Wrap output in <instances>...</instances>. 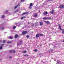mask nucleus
Here are the masks:
<instances>
[{
  "label": "nucleus",
  "instance_id": "nucleus-56",
  "mask_svg": "<svg viewBox=\"0 0 64 64\" xmlns=\"http://www.w3.org/2000/svg\"><path fill=\"white\" fill-rule=\"evenodd\" d=\"M62 42H64V40L62 41Z\"/></svg>",
  "mask_w": 64,
  "mask_h": 64
},
{
  "label": "nucleus",
  "instance_id": "nucleus-31",
  "mask_svg": "<svg viewBox=\"0 0 64 64\" xmlns=\"http://www.w3.org/2000/svg\"><path fill=\"white\" fill-rule=\"evenodd\" d=\"M0 46L2 47H3L4 46V44H2L0 45Z\"/></svg>",
  "mask_w": 64,
  "mask_h": 64
},
{
  "label": "nucleus",
  "instance_id": "nucleus-42",
  "mask_svg": "<svg viewBox=\"0 0 64 64\" xmlns=\"http://www.w3.org/2000/svg\"><path fill=\"white\" fill-rule=\"evenodd\" d=\"M23 19H24V18H23V17H22L21 18V19L22 20H23Z\"/></svg>",
  "mask_w": 64,
  "mask_h": 64
},
{
  "label": "nucleus",
  "instance_id": "nucleus-21",
  "mask_svg": "<svg viewBox=\"0 0 64 64\" xmlns=\"http://www.w3.org/2000/svg\"><path fill=\"white\" fill-rule=\"evenodd\" d=\"M12 43V42H7V43H8V44H10V43Z\"/></svg>",
  "mask_w": 64,
  "mask_h": 64
},
{
  "label": "nucleus",
  "instance_id": "nucleus-39",
  "mask_svg": "<svg viewBox=\"0 0 64 64\" xmlns=\"http://www.w3.org/2000/svg\"><path fill=\"white\" fill-rule=\"evenodd\" d=\"M9 52L10 53H12V51L11 50H10L9 51Z\"/></svg>",
  "mask_w": 64,
  "mask_h": 64
},
{
  "label": "nucleus",
  "instance_id": "nucleus-11",
  "mask_svg": "<svg viewBox=\"0 0 64 64\" xmlns=\"http://www.w3.org/2000/svg\"><path fill=\"white\" fill-rule=\"evenodd\" d=\"M20 3H18V4L16 6V8H18V7H19L20 5Z\"/></svg>",
  "mask_w": 64,
  "mask_h": 64
},
{
  "label": "nucleus",
  "instance_id": "nucleus-4",
  "mask_svg": "<svg viewBox=\"0 0 64 64\" xmlns=\"http://www.w3.org/2000/svg\"><path fill=\"white\" fill-rule=\"evenodd\" d=\"M27 33V31H24L22 32V35H24L25 34H26Z\"/></svg>",
  "mask_w": 64,
  "mask_h": 64
},
{
  "label": "nucleus",
  "instance_id": "nucleus-2",
  "mask_svg": "<svg viewBox=\"0 0 64 64\" xmlns=\"http://www.w3.org/2000/svg\"><path fill=\"white\" fill-rule=\"evenodd\" d=\"M44 35L43 34H38L36 35V38H38L40 36H43Z\"/></svg>",
  "mask_w": 64,
  "mask_h": 64
},
{
  "label": "nucleus",
  "instance_id": "nucleus-30",
  "mask_svg": "<svg viewBox=\"0 0 64 64\" xmlns=\"http://www.w3.org/2000/svg\"><path fill=\"white\" fill-rule=\"evenodd\" d=\"M20 10L19 9H18L16 10V12H18V11H19Z\"/></svg>",
  "mask_w": 64,
  "mask_h": 64
},
{
  "label": "nucleus",
  "instance_id": "nucleus-6",
  "mask_svg": "<svg viewBox=\"0 0 64 64\" xmlns=\"http://www.w3.org/2000/svg\"><path fill=\"white\" fill-rule=\"evenodd\" d=\"M48 14V12H44L43 13V15H47Z\"/></svg>",
  "mask_w": 64,
  "mask_h": 64
},
{
  "label": "nucleus",
  "instance_id": "nucleus-26",
  "mask_svg": "<svg viewBox=\"0 0 64 64\" xmlns=\"http://www.w3.org/2000/svg\"><path fill=\"white\" fill-rule=\"evenodd\" d=\"M62 34H64V30L62 29Z\"/></svg>",
  "mask_w": 64,
  "mask_h": 64
},
{
  "label": "nucleus",
  "instance_id": "nucleus-55",
  "mask_svg": "<svg viewBox=\"0 0 64 64\" xmlns=\"http://www.w3.org/2000/svg\"><path fill=\"white\" fill-rule=\"evenodd\" d=\"M40 47H41V46H42V45H40Z\"/></svg>",
  "mask_w": 64,
  "mask_h": 64
},
{
  "label": "nucleus",
  "instance_id": "nucleus-15",
  "mask_svg": "<svg viewBox=\"0 0 64 64\" xmlns=\"http://www.w3.org/2000/svg\"><path fill=\"white\" fill-rule=\"evenodd\" d=\"M56 43L57 42H54L53 43L52 45H55Z\"/></svg>",
  "mask_w": 64,
  "mask_h": 64
},
{
  "label": "nucleus",
  "instance_id": "nucleus-14",
  "mask_svg": "<svg viewBox=\"0 0 64 64\" xmlns=\"http://www.w3.org/2000/svg\"><path fill=\"white\" fill-rule=\"evenodd\" d=\"M17 37L18 38H20V36H18V34H16V38H17Z\"/></svg>",
  "mask_w": 64,
  "mask_h": 64
},
{
  "label": "nucleus",
  "instance_id": "nucleus-60",
  "mask_svg": "<svg viewBox=\"0 0 64 64\" xmlns=\"http://www.w3.org/2000/svg\"><path fill=\"white\" fill-rule=\"evenodd\" d=\"M54 61H56V60H54Z\"/></svg>",
  "mask_w": 64,
  "mask_h": 64
},
{
  "label": "nucleus",
  "instance_id": "nucleus-51",
  "mask_svg": "<svg viewBox=\"0 0 64 64\" xmlns=\"http://www.w3.org/2000/svg\"><path fill=\"white\" fill-rule=\"evenodd\" d=\"M38 62H36V64H38Z\"/></svg>",
  "mask_w": 64,
  "mask_h": 64
},
{
  "label": "nucleus",
  "instance_id": "nucleus-47",
  "mask_svg": "<svg viewBox=\"0 0 64 64\" xmlns=\"http://www.w3.org/2000/svg\"><path fill=\"white\" fill-rule=\"evenodd\" d=\"M16 6L15 7V8H14V9H16Z\"/></svg>",
  "mask_w": 64,
  "mask_h": 64
},
{
  "label": "nucleus",
  "instance_id": "nucleus-40",
  "mask_svg": "<svg viewBox=\"0 0 64 64\" xmlns=\"http://www.w3.org/2000/svg\"><path fill=\"white\" fill-rule=\"evenodd\" d=\"M30 23H31V22H28V24H30Z\"/></svg>",
  "mask_w": 64,
  "mask_h": 64
},
{
  "label": "nucleus",
  "instance_id": "nucleus-33",
  "mask_svg": "<svg viewBox=\"0 0 64 64\" xmlns=\"http://www.w3.org/2000/svg\"><path fill=\"white\" fill-rule=\"evenodd\" d=\"M24 56H29V55L27 54H26V55H24Z\"/></svg>",
  "mask_w": 64,
  "mask_h": 64
},
{
  "label": "nucleus",
  "instance_id": "nucleus-24",
  "mask_svg": "<svg viewBox=\"0 0 64 64\" xmlns=\"http://www.w3.org/2000/svg\"><path fill=\"white\" fill-rule=\"evenodd\" d=\"M16 27L15 26H14L13 27V29H15V28H16Z\"/></svg>",
  "mask_w": 64,
  "mask_h": 64
},
{
  "label": "nucleus",
  "instance_id": "nucleus-54",
  "mask_svg": "<svg viewBox=\"0 0 64 64\" xmlns=\"http://www.w3.org/2000/svg\"><path fill=\"white\" fill-rule=\"evenodd\" d=\"M2 42V40H1L0 41V43H1V42Z\"/></svg>",
  "mask_w": 64,
  "mask_h": 64
},
{
  "label": "nucleus",
  "instance_id": "nucleus-41",
  "mask_svg": "<svg viewBox=\"0 0 64 64\" xmlns=\"http://www.w3.org/2000/svg\"><path fill=\"white\" fill-rule=\"evenodd\" d=\"M17 44L18 46H19L20 45V44L18 43H17Z\"/></svg>",
  "mask_w": 64,
  "mask_h": 64
},
{
  "label": "nucleus",
  "instance_id": "nucleus-13",
  "mask_svg": "<svg viewBox=\"0 0 64 64\" xmlns=\"http://www.w3.org/2000/svg\"><path fill=\"white\" fill-rule=\"evenodd\" d=\"M38 16V15H37V14H34V17H37Z\"/></svg>",
  "mask_w": 64,
  "mask_h": 64
},
{
  "label": "nucleus",
  "instance_id": "nucleus-43",
  "mask_svg": "<svg viewBox=\"0 0 64 64\" xmlns=\"http://www.w3.org/2000/svg\"><path fill=\"white\" fill-rule=\"evenodd\" d=\"M34 24H33L31 25L32 27H34Z\"/></svg>",
  "mask_w": 64,
  "mask_h": 64
},
{
  "label": "nucleus",
  "instance_id": "nucleus-58",
  "mask_svg": "<svg viewBox=\"0 0 64 64\" xmlns=\"http://www.w3.org/2000/svg\"><path fill=\"white\" fill-rule=\"evenodd\" d=\"M53 58H52V59H53Z\"/></svg>",
  "mask_w": 64,
  "mask_h": 64
},
{
  "label": "nucleus",
  "instance_id": "nucleus-8",
  "mask_svg": "<svg viewBox=\"0 0 64 64\" xmlns=\"http://www.w3.org/2000/svg\"><path fill=\"white\" fill-rule=\"evenodd\" d=\"M45 22L46 23V24H50V22H49V21H45Z\"/></svg>",
  "mask_w": 64,
  "mask_h": 64
},
{
  "label": "nucleus",
  "instance_id": "nucleus-7",
  "mask_svg": "<svg viewBox=\"0 0 64 64\" xmlns=\"http://www.w3.org/2000/svg\"><path fill=\"white\" fill-rule=\"evenodd\" d=\"M28 12H25L23 14H22V15H25L26 14H28Z\"/></svg>",
  "mask_w": 64,
  "mask_h": 64
},
{
  "label": "nucleus",
  "instance_id": "nucleus-12",
  "mask_svg": "<svg viewBox=\"0 0 64 64\" xmlns=\"http://www.w3.org/2000/svg\"><path fill=\"white\" fill-rule=\"evenodd\" d=\"M40 26H42V25H43V23L42 22H40Z\"/></svg>",
  "mask_w": 64,
  "mask_h": 64
},
{
  "label": "nucleus",
  "instance_id": "nucleus-52",
  "mask_svg": "<svg viewBox=\"0 0 64 64\" xmlns=\"http://www.w3.org/2000/svg\"><path fill=\"white\" fill-rule=\"evenodd\" d=\"M12 58V56H10V57H9V58Z\"/></svg>",
  "mask_w": 64,
  "mask_h": 64
},
{
  "label": "nucleus",
  "instance_id": "nucleus-45",
  "mask_svg": "<svg viewBox=\"0 0 64 64\" xmlns=\"http://www.w3.org/2000/svg\"><path fill=\"white\" fill-rule=\"evenodd\" d=\"M14 38H16V34L15 36H14Z\"/></svg>",
  "mask_w": 64,
  "mask_h": 64
},
{
  "label": "nucleus",
  "instance_id": "nucleus-22",
  "mask_svg": "<svg viewBox=\"0 0 64 64\" xmlns=\"http://www.w3.org/2000/svg\"><path fill=\"white\" fill-rule=\"evenodd\" d=\"M22 53H26V51H23Z\"/></svg>",
  "mask_w": 64,
  "mask_h": 64
},
{
  "label": "nucleus",
  "instance_id": "nucleus-53",
  "mask_svg": "<svg viewBox=\"0 0 64 64\" xmlns=\"http://www.w3.org/2000/svg\"><path fill=\"white\" fill-rule=\"evenodd\" d=\"M6 12H8V10H6Z\"/></svg>",
  "mask_w": 64,
  "mask_h": 64
},
{
  "label": "nucleus",
  "instance_id": "nucleus-35",
  "mask_svg": "<svg viewBox=\"0 0 64 64\" xmlns=\"http://www.w3.org/2000/svg\"><path fill=\"white\" fill-rule=\"evenodd\" d=\"M5 42V40H4L3 41V43H4Z\"/></svg>",
  "mask_w": 64,
  "mask_h": 64
},
{
  "label": "nucleus",
  "instance_id": "nucleus-23",
  "mask_svg": "<svg viewBox=\"0 0 64 64\" xmlns=\"http://www.w3.org/2000/svg\"><path fill=\"white\" fill-rule=\"evenodd\" d=\"M13 37H12V36H10V38H9L10 39H13Z\"/></svg>",
  "mask_w": 64,
  "mask_h": 64
},
{
  "label": "nucleus",
  "instance_id": "nucleus-29",
  "mask_svg": "<svg viewBox=\"0 0 64 64\" xmlns=\"http://www.w3.org/2000/svg\"><path fill=\"white\" fill-rule=\"evenodd\" d=\"M56 45L55 44L54 45V48H56V47H57V46H56Z\"/></svg>",
  "mask_w": 64,
  "mask_h": 64
},
{
  "label": "nucleus",
  "instance_id": "nucleus-37",
  "mask_svg": "<svg viewBox=\"0 0 64 64\" xmlns=\"http://www.w3.org/2000/svg\"><path fill=\"white\" fill-rule=\"evenodd\" d=\"M13 53H15V52H16L15 51V50H13V51H12Z\"/></svg>",
  "mask_w": 64,
  "mask_h": 64
},
{
  "label": "nucleus",
  "instance_id": "nucleus-62",
  "mask_svg": "<svg viewBox=\"0 0 64 64\" xmlns=\"http://www.w3.org/2000/svg\"><path fill=\"white\" fill-rule=\"evenodd\" d=\"M32 19H33V18H32Z\"/></svg>",
  "mask_w": 64,
  "mask_h": 64
},
{
  "label": "nucleus",
  "instance_id": "nucleus-25",
  "mask_svg": "<svg viewBox=\"0 0 64 64\" xmlns=\"http://www.w3.org/2000/svg\"><path fill=\"white\" fill-rule=\"evenodd\" d=\"M30 6H33V4H32V3H30Z\"/></svg>",
  "mask_w": 64,
  "mask_h": 64
},
{
  "label": "nucleus",
  "instance_id": "nucleus-16",
  "mask_svg": "<svg viewBox=\"0 0 64 64\" xmlns=\"http://www.w3.org/2000/svg\"><path fill=\"white\" fill-rule=\"evenodd\" d=\"M51 19V17H47V20H50Z\"/></svg>",
  "mask_w": 64,
  "mask_h": 64
},
{
  "label": "nucleus",
  "instance_id": "nucleus-46",
  "mask_svg": "<svg viewBox=\"0 0 64 64\" xmlns=\"http://www.w3.org/2000/svg\"><path fill=\"white\" fill-rule=\"evenodd\" d=\"M20 43H22V41L20 40Z\"/></svg>",
  "mask_w": 64,
  "mask_h": 64
},
{
  "label": "nucleus",
  "instance_id": "nucleus-32",
  "mask_svg": "<svg viewBox=\"0 0 64 64\" xmlns=\"http://www.w3.org/2000/svg\"><path fill=\"white\" fill-rule=\"evenodd\" d=\"M25 1V0H21V2H24Z\"/></svg>",
  "mask_w": 64,
  "mask_h": 64
},
{
  "label": "nucleus",
  "instance_id": "nucleus-61",
  "mask_svg": "<svg viewBox=\"0 0 64 64\" xmlns=\"http://www.w3.org/2000/svg\"><path fill=\"white\" fill-rule=\"evenodd\" d=\"M56 45H57V44H56Z\"/></svg>",
  "mask_w": 64,
  "mask_h": 64
},
{
  "label": "nucleus",
  "instance_id": "nucleus-9",
  "mask_svg": "<svg viewBox=\"0 0 64 64\" xmlns=\"http://www.w3.org/2000/svg\"><path fill=\"white\" fill-rule=\"evenodd\" d=\"M53 51V50L52 49H50V50L49 51V53H51V52H52Z\"/></svg>",
  "mask_w": 64,
  "mask_h": 64
},
{
  "label": "nucleus",
  "instance_id": "nucleus-44",
  "mask_svg": "<svg viewBox=\"0 0 64 64\" xmlns=\"http://www.w3.org/2000/svg\"><path fill=\"white\" fill-rule=\"evenodd\" d=\"M4 29V27H2L1 28V30H3Z\"/></svg>",
  "mask_w": 64,
  "mask_h": 64
},
{
  "label": "nucleus",
  "instance_id": "nucleus-28",
  "mask_svg": "<svg viewBox=\"0 0 64 64\" xmlns=\"http://www.w3.org/2000/svg\"><path fill=\"white\" fill-rule=\"evenodd\" d=\"M2 46H0V50H2Z\"/></svg>",
  "mask_w": 64,
  "mask_h": 64
},
{
  "label": "nucleus",
  "instance_id": "nucleus-36",
  "mask_svg": "<svg viewBox=\"0 0 64 64\" xmlns=\"http://www.w3.org/2000/svg\"><path fill=\"white\" fill-rule=\"evenodd\" d=\"M29 8L30 9H32V6H29Z\"/></svg>",
  "mask_w": 64,
  "mask_h": 64
},
{
  "label": "nucleus",
  "instance_id": "nucleus-3",
  "mask_svg": "<svg viewBox=\"0 0 64 64\" xmlns=\"http://www.w3.org/2000/svg\"><path fill=\"white\" fill-rule=\"evenodd\" d=\"M59 8L61 9V8H64V5H62L58 7Z\"/></svg>",
  "mask_w": 64,
  "mask_h": 64
},
{
  "label": "nucleus",
  "instance_id": "nucleus-49",
  "mask_svg": "<svg viewBox=\"0 0 64 64\" xmlns=\"http://www.w3.org/2000/svg\"><path fill=\"white\" fill-rule=\"evenodd\" d=\"M38 26V24H36L35 25V26Z\"/></svg>",
  "mask_w": 64,
  "mask_h": 64
},
{
  "label": "nucleus",
  "instance_id": "nucleus-18",
  "mask_svg": "<svg viewBox=\"0 0 64 64\" xmlns=\"http://www.w3.org/2000/svg\"><path fill=\"white\" fill-rule=\"evenodd\" d=\"M54 10H52V12H51V14H54Z\"/></svg>",
  "mask_w": 64,
  "mask_h": 64
},
{
  "label": "nucleus",
  "instance_id": "nucleus-57",
  "mask_svg": "<svg viewBox=\"0 0 64 64\" xmlns=\"http://www.w3.org/2000/svg\"><path fill=\"white\" fill-rule=\"evenodd\" d=\"M16 12V11L14 12V13H15V12Z\"/></svg>",
  "mask_w": 64,
  "mask_h": 64
},
{
  "label": "nucleus",
  "instance_id": "nucleus-19",
  "mask_svg": "<svg viewBox=\"0 0 64 64\" xmlns=\"http://www.w3.org/2000/svg\"><path fill=\"white\" fill-rule=\"evenodd\" d=\"M39 8V7L38 6H37L35 8V9H38Z\"/></svg>",
  "mask_w": 64,
  "mask_h": 64
},
{
  "label": "nucleus",
  "instance_id": "nucleus-17",
  "mask_svg": "<svg viewBox=\"0 0 64 64\" xmlns=\"http://www.w3.org/2000/svg\"><path fill=\"white\" fill-rule=\"evenodd\" d=\"M44 20H47V17H44L43 18Z\"/></svg>",
  "mask_w": 64,
  "mask_h": 64
},
{
  "label": "nucleus",
  "instance_id": "nucleus-50",
  "mask_svg": "<svg viewBox=\"0 0 64 64\" xmlns=\"http://www.w3.org/2000/svg\"><path fill=\"white\" fill-rule=\"evenodd\" d=\"M42 54H39V55H42Z\"/></svg>",
  "mask_w": 64,
  "mask_h": 64
},
{
  "label": "nucleus",
  "instance_id": "nucleus-48",
  "mask_svg": "<svg viewBox=\"0 0 64 64\" xmlns=\"http://www.w3.org/2000/svg\"><path fill=\"white\" fill-rule=\"evenodd\" d=\"M23 17L24 18H26V16H23Z\"/></svg>",
  "mask_w": 64,
  "mask_h": 64
},
{
  "label": "nucleus",
  "instance_id": "nucleus-20",
  "mask_svg": "<svg viewBox=\"0 0 64 64\" xmlns=\"http://www.w3.org/2000/svg\"><path fill=\"white\" fill-rule=\"evenodd\" d=\"M43 4L44 5H47V3L46 2H45L44 3H43Z\"/></svg>",
  "mask_w": 64,
  "mask_h": 64
},
{
  "label": "nucleus",
  "instance_id": "nucleus-27",
  "mask_svg": "<svg viewBox=\"0 0 64 64\" xmlns=\"http://www.w3.org/2000/svg\"><path fill=\"white\" fill-rule=\"evenodd\" d=\"M34 52H37L38 51V50H37L35 49L34 50Z\"/></svg>",
  "mask_w": 64,
  "mask_h": 64
},
{
  "label": "nucleus",
  "instance_id": "nucleus-10",
  "mask_svg": "<svg viewBox=\"0 0 64 64\" xmlns=\"http://www.w3.org/2000/svg\"><path fill=\"white\" fill-rule=\"evenodd\" d=\"M58 26H59V29H60L61 30H62V28H61V26L60 24H58Z\"/></svg>",
  "mask_w": 64,
  "mask_h": 64
},
{
  "label": "nucleus",
  "instance_id": "nucleus-5",
  "mask_svg": "<svg viewBox=\"0 0 64 64\" xmlns=\"http://www.w3.org/2000/svg\"><path fill=\"white\" fill-rule=\"evenodd\" d=\"M56 62L58 64H61V61L59 60H57Z\"/></svg>",
  "mask_w": 64,
  "mask_h": 64
},
{
  "label": "nucleus",
  "instance_id": "nucleus-59",
  "mask_svg": "<svg viewBox=\"0 0 64 64\" xmlns=\"http://www.w3.org/2000/svg\"><path fill=\"white\" fill-rule=\"evenodd\" d=\"M39 12H40V10H39Z\"/></svg>",
  "mask_w": 64,
  "mask_h": 64
},
{
  "label": "nucleus",
  "instance_id": "nucleus-34",
  "mask_svg": "<svg viewBox=\"0 0 64 64\" xmlns=\"http://www.w3.org/2000/svg\"><path fill=\"white\" fill-rule=\"evenodd\" d=\"M2 18H4V15H2Z\"/></svg>",
  "mask_w": 64,
  "mask_h": 64
},
{
  "label": "nucleus",
  "instance_id": "nucleus-38",
  "mask_svg": "<svg viewBox=\"0 0 64 64\" xmlns=\"http://www.w3.org/2000/svg\"><path fill=\"white\" fill-rule=\"evenodd\" d=\"M26 37L27 38H28L29 37V36L27 35L26 36Z\"/></svg>",
  "mask_w": 64,
  "mask_h": 64
},
{
  "label": "nucleus",
  "instance_id": "nucleus-1",
  "mask_svg": "<svg viewBox=\"0 0 64 64\" xmlns=\"http://www.w3.org/2000/svg\"><path fill=\"white\" fill-rule=\"evenodd\" d=\"M24 23V22L23 21H21L20 22V24H18L17 23H16V27L17 26H18V27H20V25H22V24H23Z\"/></svg>",
  "mask_w": 64,
  "mask_h": 64
}]
</instances>
